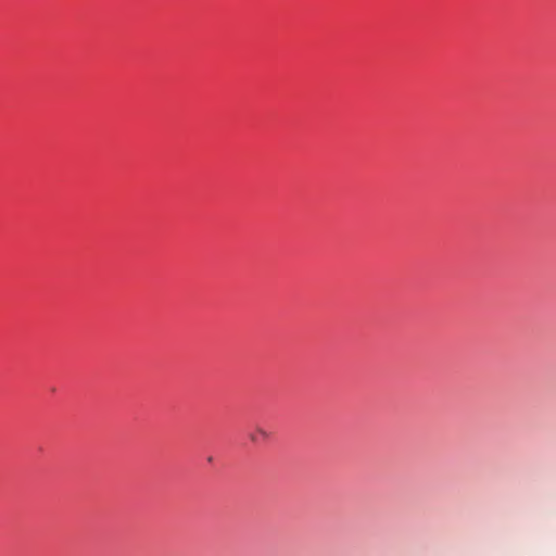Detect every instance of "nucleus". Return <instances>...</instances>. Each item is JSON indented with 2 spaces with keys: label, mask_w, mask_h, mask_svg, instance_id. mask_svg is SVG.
<instances>
[{
  "label": "nucleus",
  "mask_w": 556,
  "mask_h": 556,
  "mask_svg": "<svg viewBox=\"0 0 556 556\" xmlns=\"http://www.w3.org/2000/svg\"><path fill=\"white\" fill-rule=\"evenodd\" d=\"M269 437L270 433L261 425H255L249 432V439L255 445L265 443Z\"/></svg>",
  "instance_id": "obj_1"
}]
</instances>
